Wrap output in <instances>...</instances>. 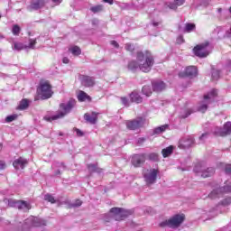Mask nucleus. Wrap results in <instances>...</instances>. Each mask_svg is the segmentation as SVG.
Instances as JSON below:
<instances>
[{
	"label": "nucleus",
	"instance_id": "nucleus-21",
	"mask_svg": "<svg viewBox=\"0 0 231 231\" xmlns=\"http://www.w3.org/2000/svg\"><path fill=\"white\" fill-rule=\"evenodd\" d=\"M42 6H44V0H32L28 10H39V8H42Z\"/></svg>",
	"mask_w": 231,
	"mask_h": 231
},
{
	"label": "nucleus",
	"instance_id": "nucleus-50",
	"mask_svg": "<svg viewBox=\"0 0 231 231\" xmlns=\"http://www.w3.org/2000/svg\"><path fill=\"white\" fill-rule=\"evenodd\" d=\"M6 169V163L4 161H0V171Z\"/></svg>",
	"mask_w": 231,
	"mask_h": 231
},
{
	"label": "nucleus",
	"instance_id": "nucleus-20",
	"mask_svg": "<svg viewBox=\"0 0 231 231\" xmlns=\"http://www.w3.org/2000/svg\"><path fill=\"white\" fill-rule=\"evenodd\" d=\"M13 165L16 170L24 169L26 165H28V160L20 157L19 159L14 161Z\"/></svg>",
	"mask_w": 231,
	"mask_h": 231
},
{
	"label": "nucleus",
	"instance_id": "nucleus-55",
	"mask_svg": "<svg viewBox=\"0 0 231 231\" xmlns=\"http://www.w3.org/2000/svg\"><path fill=\"white\" fill-rule=\"evenodd\" d=\"M208 136V134H202V135L199 137V140H203Z\"/></svg>",
	"mask_w": 231,
	"mask_h": 231
},
{
	"label": "nucleus",
	"instance_id": "nucleus-19",
	"mask_svg": "<svg viewBox=\"0 0 231 231\" xmlns=\"http://www.w3.org/2000/svg\"><path fill=\"white\" fill-rule=\"evenodd\" d=\"M152 88L155 93H160L161 91H163L167 86L162 80H154L152 82Z\"/></svg>",
	"mask_w": 231,
	"mask_h": 231
},
{
	"label": "nucleus",
	"instance_id": "nucleus-40",
	"mask_svg": "<svg viewBox=\"0 0 231 231\" xmlns=\"http://www.w3.org/2000/svg\"><path fill=\"white\" fill-rule=\"evenodd\" d=\"M221 205L223 207H228V205H231V197H227L226 199H224L222 201H221Z\"/></svg>",
	"mask_w": 231,
	"mask_h": 231
},
{
	"label": "nucleus",
	"instance_id": "nucleus-5",
	"mask_svg": "<svg viewBox=\"0 0 231 231\" xmlns=\"http://www.w3.org/2000/svg\"><path fill=\"white\" fill-rule=\"evenodd\" d=\"M210 51H212V45H210L208 42L199 44L193 49V53L196 57H199L200 59L208 57V55H210Z\"/></svg>",
	"mask_w": 231,
	"mask_h": 231
},
{
	"label": "nucleus",
	"instance_id": "nucleus-37",
	"mask_svg": "<svg viewBox=\"0 0 231 231\" xmlns=\"http://www.w3.org/2000/svg\"><path fill=\"white\" fill-rule=\"evenodd\" d=\"M45 201H49V203H56L57 200H55V198L52 197L51 194H46L44 196Z\"/></svg>",
	"mask_w": 231,
	"mask_h": 231
},
{
	"label": "nucleus",
	"instance_id": "nucleus-31",
	"mask_svg": "<svg viewBox=\"0 0 231 231\" xmlns=\"http://www.w3.org/2000/svg\"><path fill=\"white\" fill-rule=\"evenodd\" d=\"M222 73L231 76V60H227L226 67L223 69Z\"/></svg>",
	"mask_w": 231,
	"mask_h": 231
},
{
	"label": "nucleus",
	"instance_id": "nucleus-44",
	"mask_svg": "<svg viewBox=\"0 0 231 231\" xmlns=\"http://www.w3.org/2000/svg\"><path fill=\"white\" fill-rule=\"evenodd\" d=\"M125 48L126 51H134V44L126 43Z\"/></svg>",
	"mask_w": 231,
	"mask_h": 231
},
{
	"label": "nucleus",
	"instance_id": "nucleus-34",
	"mask_svg": "<svg viewBox=\"0 0 231 231\" xmlns=\"http://www.w3.org/2000/svg\"><path fill=\"white\" fill-rule=\"evenodd\" d=\"M91 12H93V14H98V12H102L104 10V6L103 5H96L90 8Z\"/></svg>",
	"mask_w": 231,
	"mask_h": 231
},
{
	"label": "nucleus",
	"instance_id": "nucleus-38",
	"mask_svg": "<svg viewBox=\"0 0 231 231\" xmlns=\"http://www.w3.org/2000/svg\"><path fill=\"white\" fill-rule=\"evenodd\" d=\"M192 113H193L192 109L189 108V109L184 110V113L181 114L180 116H181V118H187V117L190 116V115H192Z\"/></svg>",
	"mask_w": 231,
	"mask_h": 231
},
{
	"label": "nucleus",
	"instance_id": "nucleus-11",
	"mask_svg": "<svg viewBox=\"0 0 231 231\" xmlns=\"http://www.w3.org/2000/svg\"><path fill=\"white\" fill-rule=\"evenodd\" d=\"M111 214L113 215V219L116 221H122L125 217H127V216H130L131 211L125 210L122 208H112L110 209Z\"/></svg>",
	"mask_w": 231,
	"mask_h": 231
},
{
	"label": "nucleus",
	"instance_id": "nucleus-47",
	"mask_svg": "<svg viewBox=\"0 0 231 231\" xmlns=\"http://www.w3.org/2000/svg\"><path fill=\"white\" fill-rule=\"evenodd\" d=\"M121 102L123 106H129V99L127 97H121Z\"/></svg>",
	"mask_w": 231,
	"mask_h": 231
},
{
	"label": "nucleus",
	"instance_id": "nucleus-6",
	"mask_svg": "<svg viewBox=\"0 0 231 231\" xmlns=\"http://www.w3.org/2000/svg\"><path fill=\"white\" fill-rule=\"evenodd\" d=\"M193 171L197 176H200L201 178H210V176H214V172H216L214 168H207V166L202 163L197 164Z\"/></svg>",
	"mask_w": 231,
	"mask_h": 231
},
{
	"label": "nucleus",
	"instance_id": "nucleus-1",
	"mask_svg": "<svg viewBox=\"0 0 231 231\" xmlns=\"http://www.w3.org/2000/svg\"><path fill=\"white\" fill-rule=\"evenodd\" d=\"M137 61L132 60L128 63V69L130 71H136L140 69L143 73H149L154 66V57L149 51L137 52Z\"/></svg>",
	"mask_w": 231,
	"mask_h": 231
},
{
	"label": "nucleus",
	"instance_id": "nucleus-16",
	"mask_svg": "<svg viewBox=\"0 0 231 231\" xmlns=\"http://www.w3.org/2000/svg\"><path fill=\"white\" fill-rule=\"evenodd\" d=\"M145 158H147V155L145 153L133 155L131 161L132 165H134V167H142V165L145 163Z\"/></svg>",
	"mask_w": 231,
	"mask_h": 231
},
{
	"label": "nucleus",
	"instance_id": "nucleus-46",
	"mask_svg": "<svg viewBox=\"0 0 231 231\" xmlns=\"http://www.w3.org/2000/svg\"><path fill=\"white\" fill-rule=\"evenodd\" d=\"M88 171H90V172H95L97 171V165H95V164H88Z\"/></svg>",
	"mask_w": 231,
	"mask_h": 231
},
{
	"label": "nucleus",
	"instance_id": "nucleus-36",
	"mask_svg": "<svg viewBox=\"0 0 231 231\" xmlns=\"http://www.w3.org/2000/svg\"><path fill=\"white\" fill-rule=\"evenodd\" d=\"M69 51H71V53L73 55H80V53H82V51H80V48H79V46H74V47L70 48Z\"/></svg>",
	"mask_w": 231,
	"mask_h": 231
},
{
	"label": "nucleus",
	"instance_id": "nucleus-8",
	"mask_svg": "<svg viewBox=\"0 0 231 231\" xmlns=\"http://www.w3.org/2000/svg\"><path fill=\"white\" fill-rule=\"evenodd\" d=\"M5 203H8L9 207L18 208L19 210H23V212H28L32 208V205L24 200H15V199H5Z\"/></svg>",
	"mask_w": 231,
	"mask_h": 231
},
{
	"label": "nucleus",
	"instance_id": "nucleus-58",
	"mask_svg": "<svg viewBox=\"0 0 231 231\" xmlns=\"http://www.w3.org/2000/svg\"><path fill=\"white\" fill-rule=\"evenodd\" d=\"M104 3H108V5H113V0H103Z\"/></svg>",
	"mask_w": 231,
	"mask_h": 231
},
{
	"label": "nucleus",
	"instance_id": "nucleus-30",
	"mask_svg": "<svg viewBox=\"0 0 231 231\" xmlns=\"http://www.w3.org/2000/svg\"><path fill=\"white\" fill-rule=\"evenodd\" d=\"M143 95H145V97H151L152 95V89L151 88V86H144L142 89Z\"/></svg>",
	"mask_w": 231,
	"mask_h": 231
},
{
	"label": "nucleus",
	"instance_id": "nucleus-33",
	"mask_svg": "<svg viewBox=\"0 0 231 231\" xmlns=\"http://www.w3.org/2000/svg\"><path fill=\"white\" fill-rule=\"evenodd\" d=\"M196 29V24L194 23H186L184 32H187V33H190V32H194Z\"/></svg>",
	"mask_w": 231,
	"mask_h": 231
},
{
	"label": "nucleus",
	"instance_id": "nucleus-62",
	"mask_svg": "<svg viewBox=\"0 0 231 231\" xmlns=\"http://www.w3.org/2000/svg\"><path fill=\"white\" fill-rule=\"evenodd\" d=\"M229 12H230V14H231V6H230V8H229Z\"/></svg>",
	"mask_w": 231,
	"mask_h": 231
},
{
	"label": "nucleus",
	"instance_id": "nucleus-52",
	"mask_svg": "<svg viewBox=\"0 0 231 231\" xmlns=\"http://www.w3.org/2000/svg\"><path fill=\"white\" fill-rule=\"evenodd\" d=\"M62 62H63V64H69V59H68L67 57H64L62 59Z\"/></svg>",
	"mask_w": 231,
	"mask_h": 231
},
{
	"label": "nucleus",
	"instance_id": "nucleus-18",
	"mask_svg": "<svg viewBox=\"0 0 231 231\" xmlns=\"http://www.w3.org/2000/svg\"><path fill=\"white\" fill-rule=\"evenodd\" d=\"M194 145V138L192 136L184 137L180 142V146L182 149H189Z\"/></svg>",
	"mask_w": 231,
	"mask_h": 231
},
{
	"label": "nucleus",
	"instance_id": "nucleus-56",
	"mask_svg": "<svg viewBox=\"0 0 231 231\" xmlns=\"http://www.w3.org/2000/svg\"><path fill=\"white\" fill-rule=\"evenodd\" d=\"M52 3H55V5H60V3H62V0H52Z\"/></svg>",
	"mask_w": 231,
	"mask_h": 231
},
{
	"label": "nucleus",
	"instance_id": "nucleus-35",
	"mask_svg": "<svg viewBox=\"0 0 231 231\" xmlns=\"http://www.w3.org/2000/svg\"><path fill=\"white\" fill-rule=\"evenodd\" d=\"M12 33L14 35H19L21 33V27L17 24L13 25Z\"/></svg>",
	"mask_w": 231,
	"mask_h": 231
},
{
	"label": "nucleus",
	"instance_id": "nucleus-14",
	"mask_svg": "<svg viewBox=\"0 0 231 231\" xmlns=\"http://www.w3.org/2000/svg\"><path fill=\"white\" fill-rule=\"evenodd\" d=\"M145 123V119L143 117H138L135 120L127 121L126 127L127 129H131L132 131H135V129H140L142 125Z\"/></svg>",
	"mask_w": 231,
	"mask_h": 231
},
{
	"label": "nucleus",
	"instance_id": "nucleus-9",
	"mask_svg": "<svg viewBox=\"0 0 231 231\" xmlns=\"http://www.w3.org/2000/svg\"><path fill=\"white\" fill-rule=\"evenodd\" d=\"M228 192H231V184L227 180L224 187L214 189L208 195V198L210 199H216V198H221L222 194H228Z\"/></svg>",
	"mask_w": 231,
	"mask_h": 231
},
{
	"label": "nucleus",
	"instance_id": "nucleus-63",
	"mask_svg": "<svg viewBox=\"0 0 231 231\" xmlns=\"http://www.w3.org/2000/svg\"><path fill=\"white\" fill-rule=\"evenodd\" d=\"M60 136H62V133L60 134Z\"/></svg>",
	"mask_w": 231,
	"mask_h": 231
},
{
	"label": "nucleus",
	"instance_id": "nucleus-12",
	"mask_svg": "<svg viewBox=\"0 0 231 231\" xmlns=\"http://www.w3.org/2000/svg\"><path fill=\"white\" fill-rule=\"evenodd\" d=\"M45 225L46 220L35 217H30L24 222V228H30V226H44Z\"/></svg>",
	"mask_w": 231,
	"mask_h": 231
},
{
	"label": "nucleus",
	"instance_id": "nucleus-27",
	"mask_svg": "<svg viewBox=\"0 0 231 231\" xmlns=\"http://www.w3.org/2000/svg\"><path fill=\"white\" fill-rule=\"evenodd\" d=\"M78 100L79 102H86V100H88V102L91 100V97L84 91H79L78 94Z\"/></svg>",
	"mask_w": 231,
	"mask_h": 231
},
{
	"label": "nucleus",
	"instance_id": "nucleus-54",
	"mask_svg": "<svg viewBox=\"0 0 231 231\" xmlns=\"http://www.w3.org/2000/svg\"><path fill=\"white\" fill-rule=\"evenodd\" d=\"M112 46H114L115 48H118V42H116V41H112L111 42Z\"/></svg>",
	"mask_w": 231,
	"mask_h": 231
},
{
	"label": "nucleus",
	"instance_id": "nucleus-26",
	"mask_svg": "<svg viewBox=\"0 0 231 231\" xmlns=\"http://www.w3.org/2000/svg\"><path fill=\"white\" fill-rule=\"evenodd\" d=\"M169 129V125H162L159 127H156L152 131V134H162V133H165Z\"/></svg>",
	"mask_w": 231,
	"mask_h": 231
},
{
	"label": "nucleus",
	"instance_id": "nucleus-4",
	"mask_svg": "<svg viewBox=\"0 0 231 231\" xmlns=\"http://www.w3.org/2000/svg\"><path fill=\"white\" fill-rule=\"evenodd\" d=\"M185 221V215L183 214H177L171 217L168 220H164L160 223V226L165 227L169 226V228H178Z\"/></svg>",
	"mask_w": 231,
	"mask_h": 231
},
{
	"label": "nucleus",
	"instance_id": "nucleus-2",
	"mask_svg": "<svg viewBox=\"0 0 231 231\" xmlns=\"http://www.w3.org/2000/svg\"><path fill=\"white\" fill-rule=\"evenodd\" d=\"M77 101L73 98H70L67 103H61L60 105V111L54 116H45L43 120L46 122H52V120H59L60 118H64L66 115L71 113V109L75 107Z\"/></svg>",
	"mask_w": 231,
	"mask_h": 231
},
{
	"label": "nucleus",
	"instance_id": "nucleus-64",
	"mask_svg": "<svg viewBox=\"0 0 231 231\" xmlns=\"http://www.w3.org/2000/svg\"><path fill=\"white\" fill-rule=\"evenodd\" d=\"M1 17H2V15H1V14H0V19H1Z\"/></svg>",
	"mask_w": 231,
	"mask_h": 231
},
{
	"label": "nucleus",
	"instance_id": "nucleus-48",
	"mask_svg": "<svg viewBox=\"0 0 231 231\" xmlns=\"http://www.w3.org/2000/svg\"><path fill=\"white\" fill-rule=\"evenodd\" d=\"M145 140H147L145 137H140L137 139L138 145H142V143H145Z\"/></svg>",
	"mask_w": 231,
	"mask_h": 231
},
{
	"label": "nucleus",
	"instance_id": "nucleus-25",
	"mask_svg": "<svg viewBox=\"0 0 231 231\" xmlns=\"http://www.w3.org/2000/svg\"><path fill=\"white\" fill-rule=\"evenodd\" d=\"M130 98L132 102H135V104H142L143 98L140 97V94L136 91H134L130 94Z\"/></svg>",
	"mask_w": 231,
	"mask_h": 231
},
{
	"label": "nucleus",
	"instance_id": "nucleus-29",
	"mask_svg": "<svg viewBox=\"0 0 231 231\" xmlns=\"http://www.w3.org/2000/svg\"><path fill=\"white\" fill-rule=\"evenodd\" d=\"M29 106L30 101H28V99H23L17 106V109H19V111H24V109H28Z\"/></svg>",
	"mask_w": 231,
	"mask_h": 231
},
{
	"label": "nucleus",
	"instance_id": "nucleus-57",
	"mask_svg": "<svg viewBox=\"0 0 231 231\" xmlns=\"http://www.w3.org/2000/svg\"><path fill=\"white\" fill-rule=\"evenodd\" d=\"M92 24H94V25L98 24V20L93 19V20H92Z\"/></svg>",
	"mask_w": 231,
	"mask_h": 231
},
{
	"label": "nucleus",
	"instance_id": "nucleus-43",
	"mask_svg": "<svg viewBox=\"0 0 231 231\" xmlns=\"http://www.w3.org/2000/svg\"><path fill=\"white\" fill-rule=\"evenodd\" d=\"M148 158H149V160H151L152 162H156V161H158V153H154V152L150 153V154L148 155Z\"/></svg>",
	"mask_w": 231,
	"mask_h": 231
},
{
	"label": "nucleus",
	"instance_id": "nucleus-41",
	"mask_svg": "<svg viewBox=\"0 0 231 231\" xmlns=\"http://www.w3.org/2000/svg\"><path fill=\"white\" fill-rule=\"evenodd\" d=\"M220 75L221 74H220L219 70L213 69V71H212V79L213 80H217V79H219Z\"/></svg>",
	"mask_w": 231,
	"mask_h": 231
},
{
	"label": "nucleus",
	"instance_id": "nucleus-28",
	"mask_svg": "<svg viewBox=\"0 0 231 231\" xmlns=\"http://www.w3.org/2000/svg\"><path fill=\"white\" fill-rule=\"evenodd\" d=\"M84 118L87 122H89V124H97V115L95 113L85 114Z\"/></svg>",
	"mask_w": 231,
	"mask_h": 231
},
{
	"label": "nucleus",
	"instance_id": "nucleus-51",
	"mask_svg": "<svg viewBox=\"0 0 231 231\" xmlns=\"http://www.w3.org/2000/svg\"><path fill=\"white\" fill-rule=\"evenodd\" d=\"M210 5V0H204L201 4L202 6H208Z\"/></svg>",
	"mask_w": 231,
	"mask_h": 231
},
{
	"label": "nucleus",
	"instance_id": "nucleus-61",
	"mask_svg": "<svg viewBox=\"0 0 231 231\" xmlns=\"http://www.w3.org/2000/svg\"><path fill=\"white\" fill-rule=\"evenodd\" d=\"M221 10H222V9H221V8H219V9H218V12H219V13H221Z\"/></svg>",
	"mask_w": 231,
	"mask_h": 231
},
{
	"label": "nucleus",
	"instance_id": "nucleus-23",
	"mask_svg": "<svg viewBox=\"0 0 231 231\" xmlns=\"http://www.w3.org/2000/svg\"><path fill=\"white\" fill-rule=\"evenodd\" d=\"M185 5V0H173V2H170L166 4V6L171 10H177L178 6H182Z\"/></svg>",
	"mask_w": 231,
	"mask_h": 231
},
{
	"label": "nucleus",
	"instance_id": "nucleus-15",
	"mask_svg": "<svg viewBox=\"0 0 231 231\" xmlns=\"http://www.w3.org/2000/svg\"><path fill=\"white\" fill-rule=\"evenodd\" d=\"M35 44H37V40L30 39L29 45H24L22 42H14L13 45V48L17 51H21V50H24L26 48H29L31 50H35Z\"/></svg>",
	"mask_w": 231,
	"mask_h": 231
},
{
	"label": "nucleus",
	"instance_id": "nucleus-45",
	"mask_svg": "<svg viewBox=\"0 0 231 231\" xmlns=\"http://www.w3.org/2000/svg\"><path fill=\"white\" fill-rule=\"evenodd\" d=\"M225 172L226 174H229V176H231V164L225 165Z\"/></svg>",
	"mask_w": 231,
	"mask_h": 231
},
{
	"label": "nucleus",
	"instance_id": "nucleus-59",
	"mask_svg": "<svg viewBox=\"0 0 231 231\" xmlns=\"http://www.w3.org/2000/svg\"><path fill=\"white\" fill-rule=\"evenodd\" d=\"M152 24H153V26H158V25L160 24V23H158V22H157V23H156V22H153Z\"/></svg>",
	"mask_w": 231,
	"mask_h": 231
},
{
	"label": "nucleus",
	"instance_id": "nucleus-42",
	"mask_svg": "<svg viewBox=\"0 0 231 231\" xmlns=\"http://www.w3.org/2000/svg\"><path fill=\"white\" fill-rule=\"evenodd\" d=\"M82 206V201L80 199H77L74 203L70 204L72 208H78V207Z\"/></svg>",
	"mask_w": 231,
	"mask_h": 231
},
{
	"label": "nucleus",
	"instance_id": "nucleus-39",
	"mask_svg": "<svg viewBox=\"0 0 231 231\" xmlns=\"http://www.w3.org/2000/svg\"><path fill=\"white\" fill-rule=\"evenodd\" d=\"M19 116L17 114H14V115H11V116H8L6 118H5V122L7 123H10V122H14V120H17V117Z\"/></svg>",
	"mask_w": 231,
	"mask_h": 231
},
{
	"label": "nucleus",
	"instance_id": "nucleus-24",
	"mask_svg": "<svg viewBox=\"0 0 231 231\" xmlns=\"http://www.w3.org/2000/svg\"><path fill=\"white\" fill-rule=\"evenodd\" d=\"M174 149H176V147L173 145H170V146L162 149V154L163 158H169V156H171V154H172V152H174Z\"/></svg>",
	"mask_w": 231,
	"mask_h": 231
},
{
	"label": "nucleus",
	"instance_id": "nucleus-60",
	"mask_svg": "<svg viewBox=\"0 0 231 231\" xmlns=\"http://www.w3.org/2000/svg\"><path fill=\"white\" fill-rule=\"evenodd\" d=\"M0 39H5V36L0 34Z\"/></svg>",
	"mask_w": 231,
	"mask_h": 231
},
{
	"label": "nucleus",
	"instance_id": "nucleus-53",
	"mask_svg": "<svg viewBox=\"0 0 231 231\" xmlns=\"http://www.w3.org/2000/svg\"><path fill=\"white\" fill-rule=\"evenodd\" d=\"M177 42L179 44H181V42H183V36H179L178 39H177Z\"/></svg>",
	"mask_w": 231,
	"mask_h": 231
},
{
	"label": "nucleus",
	"instance_id": "nucleus-32",
	"mask_svg": "<svg viewBox=\"0 0 231 231\" xmlns=\"http://www.w3.org/2000/svg\"><path fill=\"white\" fill-rule=\"evenodd\" d=\"M52 167H53L54 169H58V170H57V172H56V175L60 174V169H65L64 163H62V162H56V163H54V164L52 165Z\"/></svg>",
	"mask_w": 231,
	"mask_h": 231
},
{
	"label": "nucleus",
	"instance_id": "nucleus-49",
	"mask_svg": "<svg viewBox=\"0 0 231 231\" xmlns=\"http://www.w3.org/2000/svg\"><path fill=\"white\" fill-rule=\"evenodd\" d=\"M74 131L76 132L77 136H82L84 134V132L80 129L75 128Z\"/></svg>",
	"mask_w": 231,
	"mask_h": 231
},
{
	"label": "nucleus",
	"instance_id": "nucleus-22",
	"mask_svg": "<svg viewBox=\"0 0 231 231\" xmlns=\"http://www.w3.org/2000/svg\"><path fill=\"white\" fill-rule=\"evenodd\" d=\"M81 84H83L85 88H91L95 86V79L89 76H83L81 79Z\"/></svg>",
	"mask_w": 231,
	"mask_h": 231
},
{
	"label": "nucleus",
	"instance_id": "nucleus-13",
	"mask_svg": "<svg viewBox=\"0 0 231 231\" xmlns=\"http://www.w3.org/2000/svg\"><path fill=\"white\" fill-rule=\"evenodd\" d=\"M212 133L215 136H226V134H231V122L226 123L224 128L215 127Z\"/></svg>",
	"mask_w": 231,
	"mask_h": 231
},
{
	"label": "nucleus",
	"instance_id": "nucleus-17",
	"mask_svg": "<svg viewBox=\"0 0 231 231\" xmlns=\"http://www.w3.org/2000/svg\"><path fill=\"white\" fill-rule=\"evenodd\" d=\"M179 77H189V79H194V77H198V68L195 66H189L183 72L179 74Z\"/></svg>",
	"mask_w": 231,
	"mask_h": 231
},
{
	"label": "nucleus",
	"instance_id": "nucleus-7",
	"mask_svg": "<svg viewBox=\"0 0 231 231\" xmlns=\"http://www.w3.org/2000/svg\"><path fill=\"white\" fill-rule=\"evenodd\" d=\"M37 92L41 95L42 100H47V98H51V97H53V90L48 82H42Z\"/></svg>",
	"mask_w": 231,
	"mask_h": 231
},
{
	"label": "nucleus",
	"instance_id": "nucleus-10",
	"mask_svg": "<svg viewBox=\"0 0 231 231\" xmlns=\"http://www.w3.org/2000/svg\"><path fill=\"white\" fill-rule=\"evenodd\" d=\"M159 174H160V171H158L157 169L152 168V169L146 170L143 172L144 181L148 185H152L156 183V180Z\"/></svg>",
	"mask_w": 231,
	"mask_h": 231
},
{
	"label": "nucleus",
	"instance_id": "nucleus-3",
	"mask_svg": "<svg viewBox=\"0 0 231 231\" xmlns=\"http://www.w3.org/2000/svg\"><path fill=\"white\" fill-rule=\"evenodd\" d=\"M216 97H217V89H212L210 92L206 94L204 98L199 103L198 111H199V113H206L208 109V106L211 104H214Z\"/></svg>",
	"mask_w": 231,
	"mask_h": 231
}]
</instances>
